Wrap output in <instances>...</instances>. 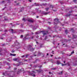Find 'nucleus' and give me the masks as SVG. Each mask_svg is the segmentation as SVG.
Here are the masks:
<instances>
[{
    "instance_id": "obj_11",
    "label": "nucleus",
    "mask_w": 77,
    "mask_h": 77,
    "mask_svg": "<svg viewBox=\"0 0 77 77\" xmlns=\"http://www.w3.org/2000/svg\"><path fill=\"white\" fill-rule=\"evenodd\" d=\"M18 60V58H14L13 59V60L14 61H17V60Z\"/></svg>"
},
{
    "instance_id": "obj_57",
    "label": "nucleus",
    "mask_w": 77,
    "mask_h": 77,
    "mask_svg": "<svg viewBox=\"0 0 77 77\" xmlns=\"http://www.w3.org/2000/svg\"><path fill=\"white\" fill-rule=\"evenodd\" d=\"M62 45H65V44H63Z\"/></svg>"
},
{
    "instance_id": "obj_13",
    "label": "nucleus",
    "mask_w": 77,
    "mask_h": 77,
    "mask_svg": "<svg viewBox=\"0 0 77 77\" xmlns=\"http://www.w3.org/2000/svg\"><path fill=\"white\" fill-rule=\"evenodd\" d=\"M68 32H69V31L68 30H66L65 31V32L66 34V35H67V34L68 33Z\"/></svg>"
},
{
    "instance_id": "obj_31",
    "label": "nucleus",
    "mask_w": 77,
    "mask_h": 77,
    "mask_svg": "<svg viewBox=\"0 0 77 77\" xmlns=\"http://www.w3.org/2000/svg\"><path fill=\"white\" fill-rule=\"evenodd\" d=\"M29 55H26V58H27V56H28Z\"/></svg>"
},
{
    "instance_id": "obj_21",
    "label": "nucleus",
    "mask_w": 77,
    "mask_h": 77,
    "mask_svg": "<svg viewBox=\"0 0 77 77\" xmlns=\"http://www.w3.org/2000/svg\"><path fill=\"white\" fill-rule=\"evenodd\" d=\"M14 52H15V51H14V50H12L11 51V52L12 53H14Z\"/></svg>"
},
{
    "instance_id": "obj_37",
    "label": "nucleus",
    "mask_w": 77,
    "mask_h": 77,
    "mask_svg": "<svg viewBox=\"0 0 77 77\" xmlns=\"http://www.w3.org/2000/svg\"><path fill=\"white\" fill-rule=\"evenodd\" d=\"M53 11H55V12H56V10H53Z\"/></svg>"
},
{
    "instance_id": "obj_64",
    "label": "nucleus",
    "mask_w": 77,
    "mask_h": 77,
    "mask_svg": "<svg viewBox=\"0 0 77 77\" xmlns=\"http://www.w3.org/2000/svg\"><path fill=\"white\" fill-rule=\"evenodd\" d=\"M14 38H16V37H14Z\"/></svg>"
},
{
    "instance_id": "obj_4",
    "label": "nucleus",
    "mask_w": 77,
    "mask_h": 77,
    "mask_svg": "<svg viewBox=\"0 0 77 77\" xmlns=\"http://www.w3.org/2000/svg\"><path fill=\"white\" fill-rule=\"evenodd\" d=\"M15 44H16V45H20V43L19 42L17 41H16V42L14 43Z\"/></svg>"
},
{
    "instance_id": "obj_7",
    "label": "nucleus",
    "mask_w": 77,
    "mask_h": 77,
    "mask_svg": "<svg viewBox=\"0 0 77 77\" xmlns=\"http://www.w3.org/2000/svg\"><path fill=\"white\" fill-rule=\"evenodd\" d=\"M42 14H44L45 15H47L48 14V13H45V12L44 11H43L42 12Z\"/></svg>"
},
{
    "instance_id": "obj_16",
    "label": "nucleus",
    "mask_w": 77,
    "mask_h": 77,
    "mask_svg": "<svg viewBox=\"0 0 77 77\" xmlns=\"http://www.w3.org/2000/svg\"><path fill=\"white\" fill-rule=\"evenodd\" d=\"M10 55L11 56H16V54H12L11 53Z\"/></svg>"
},
{
    "instance_id": "obj_41",
    "label": "nucleus",
    "mask_w": 77,
    "mask_h": 77,
    "mask_svg": "<svg viewBox=\"0 0 77 77\" xmlns=\"http://www.w3.org/2000/svg\"><path fill=\"white\" fill-rule=\"evenodd\" d=\"M24 7H23L22 8H21V9H24Z\"/></svg>"
},
{
    "instance_id": "obj_1",
    "label": "nucleus",
    "mask_w": 77,
    "mask_h": 77,
    "mask_svg": "<svg viewBox=\"0 0 77 77\" xmlns=\"http://www.w3.org/2000/svg\"><path fill=\"white\" fill-rule=\"evenodd\" d=\"M41 32H42V33L43 35V36H45V35H47V34H48V31H40L39 32H35V34L36 35H38V34H39V33H40Z\"/></svg>"
},
{
    "instance_id": "obj_50",
    "label": "nucleus",
    "mask_w": 77,
    "mask_h": 77,
    "mask_svg": "<svg viewBox=\"0 0 77 77\" xmlns=\"http://www.w3.org/2000/svg\"><path fill=\"white\" fill-rule=\"evenodd\" d=\"M52 56H53V55H51V57H52Z\"/></svg>"
},
{
    "instance_id": "obj_55",
    "label": "nucleus",
    "mask_w": 77,
    "mask_h": 77,
    "mask_svg": "<svg viewBox=\"0 0 77 77\" xmlns=\"http://www.w3.org/2000/svg\"><path fill=\"white\" fill-rule=\"evenodd\" d=\"M33 30H35V29H35V28H33Z\"/></svg>"
},
{
    "instance_id": "obj_15",
    "label": "nucleus",
    "mask_w": 77,
    "mask_h": 77,
    "mask_svg": "<svg viewBox=\"0 0 77 77\" xmlns=\"http://www.w3.org/2000/svg\"><path fill=\"white\" fill-rule=\"evenodd\" d=\"M63 73V72L61 71L59 73V74L60 75H62Z\"/></svg>"
},
{
    "instance_id": "obj_60",
    "label": "nucleus",
    "mask_w": 77,
    "mask_h": 77,
    "mask_svg": "<svg viewBox=\"0 0 77 77\" xmlns=\"http://www.w3.org/2000/svg\"><path fill=\"white\" fill-rule=\"evenodd\" d=\"M39 17L38 16H37V18H38Z\"/></svg>"
},
{
    "instance_id": "obj_43",
    "label": "nucleus",
    "mask_w": 77,
    "mask_h": 77,
    "mask_svg": "<svg viewBox=\"0 0 77 77\" xmlns=\"http://www.w3.org/2000/svg\"><path fill=\"white\" fill-rule=\"evenodd\" d=\"M1 52H2V50H0V53H1Z\"/></svg>"
},
{
    "instance_id": "obj_51",
    "label": "nucleus",
    "mask_w": 77,
    "mask_h": 77,
    "mask_svg": "<svg viewBox=\"0 0 77 77\" xmlns=\"http://www.w3.org/2000/svg\"><path fill=\"white\" fill-rule=\"evenodd\" d=\"M36 44H38V42H36Z\"/></svg>"
},
{
    "instance_id": "obj_22",
    "label": "nucleus",
    "mask_w": 77,
    "mask_h": 77,
    "mask_svg": "<svg viewBox=\"0 0 77 77\" xmlns=\"http://www.w3.org/2000/svg\"><path fill=\"white\" fill-rule=\"evenodd\" d=\"M22 20L23 21H26V20H25V18H23L22 19Z\"/></svg>"
},
{
    "instance_id": "obj_23",
    "label": "nucleus",
    "mask_w": 77,
    "mask_h": 77,
    "mask_svg": "<svg viewBox=\"0 0 77 77\" xmlns=\"http://www.w3.org/2000/svg\"><path fill=\"white\" fill-rule=\"evenodd\" d=\"M7 65H10V63H7Z\"/></svg>"
},
{
    "instance_id": "obj_33",
    "label": "nucleus",
    "mask_w": 77,
    "mask_h": 77,
    "mask_svg": "<svg viewBox=\"0 0 77 77\" xmlns=\"http://www.w3.org/2000/svg\"><path fill=\"white\" fill-rule=\"evenodd\" d=\"M5 32H8V31L7 30H6L5 31Z\"/></svg>"
},
{
    "instance_id": "obj_54",
    "label": "nucleus",
    "mask_w": 77,
    "mask_h": 77,
    "mask_svg": "<svg viewBox=\"0 0 77 77\" xmlns=\"http://www.w3.org/2000/svg\"><path fill=\"white\" fill-rule=\"evenodd\" d=\"M73 30V28L71 29V30Z\"/></svg>"
},
{
    "instance_id": "obj_48",
    "label": "nucleus",
    "mask_w": 77,
    "mask_h": 77,
    "mask_svg": "<svg viewBox=\"0 0 77 77\" xmlns=\"http://www.w3.org/2000/svg\"><path fill=\"white\" fill-rule=\"evenodd\" d=\"M47 56H48V53H47Z\"/></svg>"
},
{
    "instance_id": "obj_28",
    "label": "nucleus",
    "mask_w": 77,
    "mask_h": 77,
    "mask_svg": "<svg viewBox=\"0 0 77 77\" xmlns=\"http://www.w3.org/2000/svg\"><path fill=\"white\" fill-rule=\"evenodd\" d=\"M48 38V36H46L45 37V39H47Z\"/></svg>"
},
{
    "instance_id": "obj_59",
    "label": "nucleus",
    "mask_w": 77,
    "mask_h": 77,
    "mask_svg": "<svg viewBox=\"0 0 77 77\" xmlns=\"http://www.w3.org/2000/svg\"><path fill=\"white\" fill-rule=\"evenodd\" d=\"M54 69H54H54H54Z\"/></svg>"
},
{
    "instance_id": "obj_35",
    "label": "nucleus",
    "mask_w": 77,
    "mask_h": 77,
    "mask_svg": "<svg viewBox=\"0 0 77 77\" xmlns=\"http://www.w3.org/2000/svg\"><path fill=\"white\" fill-rule=\"evenodd\" d=\"M32 76H33V77H35V75L34 74L32 75Z\"/></svg>"
},
{
    "instance_id": "obj_8",
    "label": "nucleus",
    "mask_w": 77,
    "mask_h": 77,
    "mask_svg": "<svg viewBox=\"0 0 77 77\" xmlns=\"http://www.w3.org/2000/svg\"><path fill=\"white\" fill-rule=\"evenodd\" d=\"M60 62V61H57V65H59V64H61V63Z\"/></svg>"
},
{
    "instance_id": "obj_9",
    "label": "nucleus",
    "mask_w": 77,
    "mask_h": 77,
    "mask_svg": "<svg viewBox=\"0 0 77 77\" xmlns=\"http://www.w3.org/2000/svg\"><path fill=\"white\" fill-rule=\"evenodd\" d=\"M29 35V34H26L25 35L24 38L25 39H27V37Z\"/></svg>"
},
{
    "instance_id": "obj_6",
    "label": "nucleus",
    "mask_w": 77,
    "mask_h": 77,
    "mask_svg": "<svg viewBox=\"0 0 77 77\" xmlns=\"http://www.w3.org/2000/svg\"><path fill=\"white\" fill-rule=\"evenodd\" d=\"M29 22H30L31 23H33V21H34L32 19H29L27 20Z\"/></svg>"
},
{
    "instance_id": "obj_27",
    "label": "nucleus",
    "mask_w": 77,
    "mask_h": 77,
    "mask_svg": "<svg viewBox=\"0 0 77 77\" xmlns=\"http://www.w3.org/2000/svg\"><path fill=\"white\" fill-rule=\"evenodd\" d=\"M5 3V1H3L2 2V3Z\"/></svg>"
},
{
    "instance_id": "obj_2",
    "label": "nucleus",
    "mask_w": 77,
    "mask_h": 77,
    "mask_svg": "<svg viewBox=\"0 0 77 77\" xmlns=\"http://www.w3.org/2000/svg\"><path fill=\"white\" fill-rule=\"evenodd\" d=\"M36 71H37L39 73L41 72H43V71H42V70H41V69H39L38 70H35L34 71H33L32 72H34V73H36L35 72Z\"/></svg>"
},
{
    "instance_id": "obj_44",
    "label": "nucleus",
    "mask_w": 77,
    "mask_h": 77,
    "mask_svg": "<svg viewBox=\"0 0 77 77\" xmlns=\"http://www.w3.org/2000/svg\"><path fill=\"white\" fill-rule=\"evenodd\" d=\"M5 20H6V21H7V20H8V19H5Z\"/></svg>"
},
{
    "instance_id": "obj_18",
    "label": "nucleus",
    "mask_w": 77,
    "mask_h": 77,
    "mask_svg": "<svg viewBox=\"0 0 77 77\" xmlns=\"http://www.w3.org/2000/svg\"><path fill=\"white\" fill-rule=\"evenodd\" d=\"M34 6H39V4L36 3H34Z\"/></svg>"
},
{
    "instance_id": "obj_39",
    "label": "nucleus",
    "mask_w": 77,
    "mask_h": 77,
    "mask_svg": "<svg viewBox=\"0 0 77 77\" xmlns=\"http://www.w3.org/2000/svg\"><path fill=\"white\" fill-rule=\"evenodd\" d=\"M14 70H16V69H17V68H14Z\"/></svg>"
},
{
    "instance_id": "obj_47",
    "label": "nucleus",
    "mask_w": 77,
    "mask_h": 77,
    "mask_svg": "<svg viewBox=\"0 0 77 77\" xmlns=\"http://www.w3.org/2000/svg\"><path fill=\"white\" fill-rule=\"evenodd\" d=\"M68 45L65 46V47H68Z\"/></svg>"
},
{
    "instance_id": "obj_45",
    "label": "nucleus",
    "mask_w": 77,
    "mask_h": 77,
    "mask_svg": "<svg viewBox=\"0 0 77 77\" xmlns=\"http://www.w3.org/2000/svg\"><path fill=\"white\" fill-rule=\"evenodd\" d=\"M24 55H23L22 57H24Z\"/></svg>"
},
{
    "instance_id": "obj_20",
    "label": "nucleus",
    "mask_w": 77,
    "mask_h": 77,
    "mask_svg": "<svg viewBox=\"0 0 77 77\" xmlns=\"http://www.w3.org/2000/svg\"><path fill=\"white\" fill-rule=\"evenodd\" d=\"M45 9L46 11H48V10L49 9V8H45Z\"/></svg>"
},
{
    "instance_id": "obj_32",
    "label": "nucleus",
    "mask_w": 77,
    "mask_h": 77,
    "mask_svg": "<svg viewBox=\"0 0 77 77\" xmlns=\"http://www.w3.org/2000/svg\"><path fill=\"white\" fill-rule=\"evenodd\" d=\"M56 35H54L53 36V38H55V37H56Z\"/></svg>"
},
{
    "instance_id": "obj_25",
    "label": "nucleus",
    "mask_w": 77,
    "mask_h": 77,
    "mask_svg": "<svg viewBox=\"0 0 77 77\" xmlns=\"http://www.w3.org/2000/svg\"><path fill=\"white\" fill-rule=\"evenodd\" d=\"M70 15H71V14H68L67 15H66V17H67L68 16H70Z\"/></svg>"
},
{
    "instance_id": "obj_52",
    "label": "nucleus",
    "mask_w": 77,
    "mask_h": 77,
    "mask_svg": "<svg viewBox=\"0 0 77 77\" xmlns=\"http://www.w3.org/2000/svg\"><path fill=\"white\" fill-rule=\"evenodd\" d=\"M5 44H2V46H3V45H5Z\"/></svg>"
},
{
    "instance_id": "obj_26",
    "label": "nucleus",
    "mask_w": 77,
    "mask_h": 77,
    "mask_svg": "<svg viewBox=\"0 0 77 77\" xmlns=\"http://www.w3.org/2000/svg\"><path fill=\"white\" fill-rule=\"evenodd\" d=\"M73 2H74V3H76V2H77V1H76V0H74Z\"/></svg>"
},
{
    "instance_id": "obj_61",
    "label": "nucleus",
    "mask_w": 77,
    "mask_h": 77,
    "mask_svg": "<svg viewBox=\"0 0 77 77\" xmlns=\"http://www.w3.org/2000/svg\"><path fill=\"white\" fill-rule=\"evenodd\" d=\"M41 67H42V66H40V68H41Z\"/></svg>"
},
{
    "instance_id": "obj_29",
    "label": "nucleus",
    "mask_w": 77,
    "mask_h": 77,
    "mask_svg": "<svg viewBox=\"0 0 77 77\" xmlns=\"http://www.w3.org/2000/svg\"><path fill=\"white\" fill-rule=\"evenodd\" d=\"M20 31L22 32H24V30H20Z\"/></svg>"
},
{
    "instance_id": "obj_34",
    "label": "nucleus",
    "mask_w": 77,
    "mask_h": 77,
    "mask_svg": "<svg viewBox=\"0 0 77 77\" xmlns=\"http://www.w3.org/2000/svg\"><path fill=\"white\" fill-rule=\"evenodd\" d=\"M19 4H20V3H18L17 4V5L18 6V5H19Z\"/></svg>"
},
{
    "instance_id": "obj_24",
    "label": "nucleus",
    "mask_w": 77,
    "mask_h": 77,
    "mask_svg": "<svg viewBox=\"0 0 77 77\" xmlns=\"http://www.w3.org/2000/svg\"><path fill=\"white\" fill-rule=\"evenodd\" d=\"M21 38H23V35H21L20 36Z\"/></svg>"
},
{
    "instance_id": "obj_5",
    "label": "nucleus",
    "mask_w": 77,
    "mask_h": 77,
    "mask_svg": "<svg viewBox=\"0 0 77 77\" xmlns=\"http://www.w3.org/2000/svg\"><path fill=\"white\" fill-rule=\"evenodd\" d=\"M11 30L12 31L11 32L12 33H15L16 32V30H14L13 29H11Z\"/></svg>"
},
{
    "instance_id": "obj_38",
    "label": "nucleus",
    "mask_w": 77,
    "mask_h": 77,
    "mask_svg": "<svg viewBox=\"0 0 77 77\" xmlns=\"http://www.w3.org/2000/svg\"><path fill=\"white\" fill-rule=\"evenodd\" d=\"M3 75H5V73H3Z\"/></svg>"
},
{
    "instance_id": "obj_19",
    "label": "nucleus",
    "mask_w": 77,
    "mask_h": 77,
    "mask_svg": "<svg viewBox=\"0 0 77 77\" xmlns=\"http://www.w3.org/2000/svg\"><path fill=\"white\" fill-rule=\"evenodd\" d=\"M49 8H54V6L52 5H50Z\"/></svg>"
},
{
    "instance_id": "obj_58",
    "label": "nucleus",
    "mask_w": 77,
    "mask_h": 77,
    "mask_svg": "<svg viewBox=\"0 0 77 77\" xmlns=\"http://www.w3.org/2000/svg\"><path fill=\"white\" fill-rule=\"evenodd\" d=\"M69 12H70V13H71V12H72V11H69Z\"/></svg>"
},
{
    "instance_id": "obj_30",
    "label": "nucleus",
    "mask_w": 77,
    "mask_h": 77,
    "mask_svg": "<svg viewBox=\"0 0 77 77\" xmlns=\"http://www.w3.org/2000/svg\"><path fill=\"white\" fill-rule=\"evenodd\" d=\"M52 54H54V51H52Z\"/></svg>"
},
{
    "instance_id": "obj_56",
    "label": "nucleus",
    "mask_w": 77,
    "mask_h": 77,
    "mask_svg": "<svg viewBox=\"0 0 77 77\" xmlns=\"http://www.w3.org/2000/svg\"><path fill=\"white\" fill-rule=\"evenodd\" d=\"M48 23H49V24H51V23L50 22H48Z\"/></svg>"
},
{
    "instance_id": "obj_17",
    "label": "nucleus",
    "mask_w": 77,
    "mask_h": 77,
    "mask_svg": "<svg viewBox=\"0 0 77 77\" xmlns=\"http://www.w3.org/2000/svg\"><path fill=\"white\" fill-rule=\"evenodd\" d=\"M43 5H44V6H46V5H50V4H47V3L43 4Z\"/></svg>"
},
{
    "instance_id": "obj_36",
    "label": "nucleus",
    "mask_w": 77,
    "mask_h": 77,
    "mask_svg": "<svg viewBox=\"0 0 77 77\" xmlns=\"http://www.w3.org/2000/svg\"><path fill=\"white\" fill-rule=\"evenodd\" d=\"M29 2H32V1H31V0H29Z\"/></svg>"
},
{
    "instance_id": "obj_63",
    "label": "nucleus",
    "mask_w": 77,
    "mask_h": 77,
    "mask_svg": "<svg viewBox=\"0 0 77 77\" xmlns=\"http://www.w3.org/2000/svg\"><path fill=\"white\" fill-rule=\"evenodd\" d=\"M20 65V64H18V65H17V66H19Z\"/></svg>"
},
{
    "instance_id": "obj_14",
    "label": "nucleus",
    "mask_w": 77,
    "mask_h": 77,
    "mask_svg": "<svg viewBox=\"0 0 77 77\" xmlns=\"http://www.w3.org/2000/svg\"><path fill=\"white\" fill-rule=\"evenodd\" d=\"M62 66H65V65H66V64H63V63H61Z\"/></svg>"
},
{
    "instance_id": "obj_53",
    "label": "nucleus",
    "mask_w": 77,
    "mask_h": 77,
    "mask_svg": "<svg viewBox=\"0 0 77 77\" xmlns=\"http://www.w3.org/2000/svg\"><path fill=\"white\" fill-rule=\"evenodd\" d=\"M49 74H51V72H49Z\"/></svg>"
},
{
    "instance_id": "obj_12",
    "label": "nucleus",
    "mask_w": 77,
    "mask_h": 77,
    "mask_svg": "<svg viewBox=\"0 0 77 77\" xmlns=\"http://www.w3.org/2000/svg\"><path fill=\"white\" fill-rule=\"evenodd\" d=\"M74 51H73V52H72L71 53V54L69 55V56H71V55H72V54H74Z\"/></svg>"
},
{
    "instance_id": "obj_62",
    "label": "nucleus",
    "mask_w": 77,
    "mask_h": 77,
    "mask_svg": "<svg viewBox=\"0 0 77 77\" xmlns=\"http://www.w3.org/2000/svg\"><path fill=\"white\" fill-rule=\"evenodd\" d=\"M75 17H77V15H75Z\"/></svg>"
},
{
    "instance_id": "obj_42",
    "label": "nucleus",
    "mask_w": 77,
    "mask_h": 77,
    "mask_svg": "<svg viewBox=\"0 0 77 77\" xmlns=\"http://www.w3.org/2000/svg\"><path fill=\"white\" fill-rule=\"evenodd\" d=\"M3 54L2 53H0V55H2Z\"/></svg>"
},
{
    "instance_id": "obj_49",
    "label": "nucleus",
    "mask_w": 77,
    "mask_h": 77,
    "mask_svg": "<svg viewBox=\"0 0 77 77\" xmlns=\"http://www.w3.org/2000/svg\"><path fill=\"white\" fill-rule=\"evenodd\" d=\"M34 67H35V68H36V67H37V66H34Z\"/></svg>"
},
{
    "instance_id": "obj_46",
    "label": "nucleus",
    "mask_w": 77,
    "mask_h": 77,
    "mask_svg": "<svg viewBox=\"0 0 77 77\" xmlns=\"http://www.w3.org/2000/svg\"><path fill=\"white\" fill-rule=\"evenodd\" d=\"M63 62L64 63H65V61H64Z\"/></svg>"
},
{
    "instance_id": "obj_40",
    "label": "nucleus",
    "mask_w": 77,
    "mask_h": 77,
    "mask_svg": "<svg viewBox=\"0 0 77 77\" xmlns=\"http://www.w3.org/2000/svg\"><path fill=\"white\" fill-rule=\"evenodd\" d=\"M24 61H27V60H24Z\"/></svg>"
},
{
    "instance_id": "obj_3",
    "label": "nucleus",
    "mask_w": 77,
    "mask_h": 77,
    "mask_svg": "<svg viewBox=\"0 0 77 77\" xmlns=\"http://www.w3.org/2000/svg\"><path fill=\"white\" fill-rule=\"evenodd\" d=\"M54 21H55V22L54 23V24L55 25L56 23H57L58 22H59L58 21H59V19H58L57 18H56L54 19Z\"/></svg>"
},
{
    "instance_id": "obj_10",
    "label": "nucleus",
    "mask_w": 77,
    "mask_h": 77,
    "mask_svg": "<svg viewBox=\"0 0 77 77\" xmlns=\"http://www.w3.org/2000/svg\"><path fill=\"white\" fill-rule=\"evenodd\" d=\"M72 36L74 38H77V36L76 35H73Z\"/></svg>"
}]
</instances>
